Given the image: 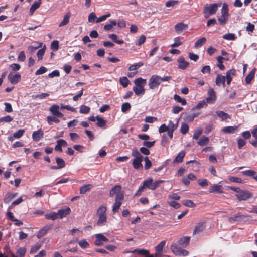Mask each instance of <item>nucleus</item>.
<instances>
[{"instance_id": "obj_23", "label": "nucleus", "mask_w": 257, "mask_h": 257, "mask_svg": "<svg viewBox=\"0 0 257 257\" xmlns=\"http://www.w3.org/2000/svg\"><path fill=\"white\" fill-rule=\"evenodd\" d=\"M255 72H256V69L254 68L246 76V77L245 78V81L247 84H249L251 83L252 80L254 77Z\"/></svg>"}, {"instance_id": "obj_44", "label": "nucleus", "mask_w": 257, "mask_h": 257, "mask_svg": "<svg viewBox=\"0 0 257 257\" xmlns=\"http://www.w3.org/2000/svg\"><path fill=\"white\" fill-rule=\"evenodd\" d=\"M119 83L123 87L125 88L128 86L130 81L126 77H120Z\"/></svg>"}, {"instance_id": "obj_21", "label": "nucleus", "mask_w": 257, "mask_h": 257, "mask_svg": "<svg viewBox=\"0 0 257 257\" xmlns=\"http://www.w3.org/2000/svg\"><path fill=\"white\" fill-rule=\"evenodd\" d=\"M190 237L189 236H185L180 238L178 240V244L182 247H186L190 241Z\"/></svg>"}, {"instance_id": "obj_22", "label": "nucleus", "mask_w": 257, "mask_h": 257, "mask_svg": "<svg viewBox=\"0 0 257 257\" xmlns=\"http://www.w3.org/2000/svg\"><path fill=\"white\" fill-rule=\"evenodd\" d=\"M143 160V158L134 159L132 161V165L134 168L138 170L140 168H142L143 167V165L142 164Z\"/></svg>"}, {"instance_id": "obj_52", "label": "nucleus", "mask_w": 257, "mask_h": 257, "mask_svg": "<svg viewBox=\"0 0 257 257\" xmlns=\"http://www.w3.org/2000/svg\"><path fill=\"white\" fill-rule=\"evenodd\" d=\"M242 174L244 176L252 177L253 178L254 175L256 174V172L253 170H248L242 171Z\"/></svg>"}, {"instance_id": "obj_33", "label": "nucleus", "mask_w": 257, "mask_h": 257, "mask_svg": "<svg viewBox=\"0 0 257 257\" xmlns=\"http://www.w3.org/2000/svg\"><path fill=\"white\" fill-rule=\"evenodd\" d=\"M237 128L236 126H228L223 127L222 131L225 133H234Z\"/></svg>"}, {"instance_id": "obj_58", "label": "nucleus", "mask_w": 257, "mask_h": 257, "mask_svg": "<svg viewBox=\"0 0 257 257\" xmlns=\"http://www.w3.org/2000/svg\"><path fill=\"white\" fill-rule=\"evenodd\" d=\"M24 132L25 130L24 129H19L17 132L13 134V137L16 139H19L23 136Z\"/></svg>"}, {"instance_id": "obj_62", "label": "nucleus", "mask_w": 257, "mask_h": 257, "mask_svg": "<svg viewBox=\"0 0 257 257\" xmlns=\"http://www.w3.org/2000/svg\"><path fill=\"white\" fill-rule=\"evenodd\" d=\"M47 71V69L45 67L41 66L40 68L35 72V74L36 75H39L45 73Z\"/></svg>"}, {"instance_id": "obj_4", "label": "nucleus", "mask_w": 257, "mask_h": 257, "mask_svg": "<svg viewBox=\"0 0 257 257\" xmlns=\"http://www.w3.org/2000/svg\"><path fill=\"white\" fill-rule=\"evenodd\" d=\"M235 196L238 201H246L252 197V193L246 190H241Z\"/></svg>"}, {"instance_id": "obj_31", "label": "nucleus", "mask_w": 257, "mask_h": 257, "mask_svg": "<svg viewBox=\"0 0 257 257\" xmlns=\"http://www.w3.org/2000/svg\"><path fill=\"white\" fill-rule=\"evenodd\" d=\"M107 208L105 206L101 205L98 207L97 210L96 215L97 216L106 215Z\"/></svg>"}, {"instance_id": "obj_20", "label": "nucleus", "mask_w": 257, "mask_h": 257, "mask_svg": "<svg viewBox=\"0 0 257 257\" xmlns=\"http://www.w3.org/2000/svg\"><path fill=\"white\" fill-rule=\"evenodd\" d=\"M133 90L137 96L143 95L145 94V90L143 86H135L133 87Z\"/></svg>"}, {"instance_id": "obj_27", "label": "nucleus", "mask_w": 257, "mask_h": 257, "mask_svg": "<svg viewBox=\"0 0 257 257\" xmlns=\"http://www.w3.org/2000/svg\"><path fill=\"white\" fill-rule=\"evenodd\" d=\"M17 195V193H12L9 192L7 193L4 198V203L8 204L11 200L15 198Z\"/></svg>"}, {"instance_id": "obj_54", "label": "nucleus", "mask_w": 257, "mask_h": 257, "mask_svg": "<svg viewBox=\"0 0 257 257\" xmlns=\"http://www.w3.org/2000/svg\"><path fill=\"white\" fill-rule=\"evenodd\" d=\"M78 244L83 249L89 247V244L85 239H82L78 241Z\"/></svg>"}, {"instance_id": "obj_38", "label": "nucleus", "mask_w": 257, "mask_h": 257, "mask_svg": "<svg viewBox=\"0 0 257 257\" xmlns=\"http://www.w3.org/2000/svg\"><path fill=\"white\" fill-rule=\"evenodd\" d=\"M228 4L226 3H224L222 5V7L221 10V13L222 15L226 16L227 17H229V13H228Z\"/></svg>"}, {"instance_id": "obj_40", "label": "nucleus", "mask_w": 257, "mask_h": 257, "mask_svg": "<svg viewBox=\"0 0 257 257\" xmlns=\"http://www.w3.org/2000/svg\"><path fill=\"white\" fill-rule=\"evenodd\" d=\"M132 156L134 157V159L144 158L143 155L136 148H133L132 149Z\"/></svg>"}, {"instance_id": "obj_26", "label": "nucleus", "mask_w": 257, "mask_h": 257, "mask_svg": "<svg viewBox=\"0 0 257 257\" xmlns=\"http://www.w3.org/2000/svg\"><path fill=\"white\" fill-rule=\"evenodd\" d=\"M185 155V151H180L178 154L177 156L175 157L174 160H173V163H181L183 161V158H184Z\"/></svg>"}, {"instance_id": "obj_61", "label": "nucleus", "mask_w": 257, "mask_h": 257, "mask_svg": "<svg viewBox=\"0 0 257 257\" xmlns=\"http://www.w3.org/2000/svg\"><path fill=\"white\" fill-rule=\"evenodd\" d=\"M131 107V104L128 102L124 103L121 106V111L123 113L126 112L130 109Z\"/></svg>"}, {"instance_id": "obj_42", "label": "nucleus", "mask_w": 257, "mask_h": 257, "mask_svg": "<svg viewBox=\"0 0 257 257\" xmlns=\"http://www.w3.org/2000/svg\"><path fill=\"white\" fill-rule=\"evenodd\" d=\"M55 159L57 166L60 169L65 167V162L63 159L60 157H56Z\"/></svg>"}, {"instance_id": "obj_39", "label": "nucleus", "mask_w": 257, "mask_h": 257, "mask_svg": "<svg viewBox=\"0 0 257 257\" xmlns=\"http://www.w3.org/2000/svg\"><path fill=\"white\" fill-rule=\"evenodd\" d=\"M146 83V79H143L141 77L138 78L136 79L134 81V84L135 86H144Z\"/></svg>"}, {"instance_id": "obj_1", "label": "nucleus", "mask_w": 257, "mask_h": 257, "mask_svg": "<svg viewBox=\"0 0 257 257\" xmlns=\"http://www.w3.org/2000/svg\"><path fill=\"white\" fill-rule=\"evenodd\" d=\"M221 5V3L206 4L203 9L204 16L205 18H208L210 15H214L217 11L218 8Z\"/></svg>"}, {"instance_id": "obj_51", "label": "nucleus", "mask_w": 257, "mask_h": 257, "mask_svg": "<svg viewBox=\"0 0 257 257\" xmlns=\"http://www.w3.org/2000/svg\"><path fill=\"white\" fill-rule=\"evenodd\" d=\"M222 38L227 40H234L236 39V36L233 33H227L223 35Z\"/></svg>"}, {"instance_id": "obj_57", "label": "nucleus", "mask_w": 257, "mask_h": 257, "mask_svg": "<svg viewBox=\"0 0 257 257\" xmlns=\"http://www.w3.org/2000/svg\"><path fill=\"white\" fill-rule=\"evenodd\" d=\"M49 95V94L48 93H43L40 94L33 95L32 96V98L34 99H43L45 98L46 97H48Z\"/></svg>"}, {"instance_id": "obj_48", "label": "nucleus", "mask_w": 257, "mask_h": 257, "mask_svg": "<svg viewBox=\"0 0 257 257\" xmlns=\"http://www.w3.org/2000/svg\"><path fill=\"white\" fill-rule=\"evenodd\" d=\"M132 252L137 253L140 255H148L149 253L148 250L144 249H135Z\"/></svg>"}, {"instance_id": "obj_13", "label": "nucleus", "mask_w": 257, "mask_h": 257, "mask_svg": "<svg viewBox=\"0 0 257 257\" xmlns=\"http://www.w3.org/2000/svg\"><path fill=\"white\" fill-rule=\"evenodd\" d=\"M44 133L41 128L39 129L37 131H34L32 133V138L35 141H39L43 137Z\"/></svg>"}, {"instance_id": "obj_24", "label": "nucleus", "mask_w": 257, "mask_h": 257, "mask_svg": "<svg viewBox=\"0 0 257 257\" xmlns=\"http://www.w3.org/2000/svg\"><path fill=\"white\" fill-rule=\"evenodd\" d=\"M225 82V77L224 76L221 75L220 74L217 75L215 80L216 84L217 86H220L221 85H223L224 87Z\"/></svg>"}, {"instance_id": "obj_36", "label": "nucleus", "mask_w": 257, "mask_h": 257, "mask_svg": "<svg viewBox=\"0 0 257 257\" xmlns=\"http://www.w3.org/2000/svg\"><path fill=\"white\" fill-rule=\"evenodd\" d=\"M98 220L97 222V225L99 226H102L104 225L105 223L107 221V216L106 215L104 216H98Z\"/></svg>"}, {"instance_id": "obj_9", "label": "nucleus", "mask_w": 257, "mask_h": 257, "mask_svg": "<svg viewBox=\"0 0 257 257\" xmlns=\"http://www.w3.org/2000/svg\"><path fill=\"white\" fill-rule=\"evenodd\" d=\"M208 96L206 98V101L208 103H213L216 99L215 92L212 88H210L208 91Z\"/></svg>"}, {"instance_id": "obj_28", "label": "nucleus", "mask_w": 257, "mask_h": 257, "mask_svg": "<svg viewBox=\"0 0 257 257\" xmlns=\"http://www.w3.org/2000/svg\"><path fill=\"white\" fill-rule=\"evenodd\" d=\"M71 15V14L70 12H67L64 16L62 21L59 24V27H62L67 25L69 22Z\"/></svg>"}, {"instance_id": "obj_60", "label": "nucleus", "mask_w": 257, "mask_h": 257, "mask_svg": "<svg viewBox=\"0 0 257 257\" xmlns=\"http://www.w3.org/2000/svg\"><path fill=\"white\" fill-rule=\"evenodd\" d=\"M13 118L10 115H7L0 118V122H10L12 121Z\"/></svg>"}, {"instance_id": "obj_53", "label": "nucleus", "mask_w": 257, "mask_h": 257, "mask_svg": "<svg viewBox=\"0 0 257 257\" xmlns=\"http://www.w3.org/2000/svg\"><path fill=\"white\" fill-rule=\"evenodd\" d=\"M46 46H44L42 48L39 49L37 53V56L38 57V60H41L43 58V56L44 55L45 52Z\"/></svg>"}, {"instance_id": "obj_37", "label": "nucleus", "mask_w": 257, "mask_h": 257, "mask_svg": "<svg viewBox=\"0 0 257 257\" xmlns=\"http://www.w3.org/2000/svg\"><path fill=\"white\" fill-rule=\"evenodd\" d=\"M42 46V43H39L36 46L30 45L28 47V52L32 54L38 48H41Z\"/></svg>"}, {"instance_id": "obj_46", "label": "nucleus", "mask_w": 257, "mask_h": 257, "mask_svg": "<svg viewBox=\"0 0 257 257\" xmlns=\"http://www.w3.org/2000/svg\"><path fill=\"white\" fill-rule=\"evenodd\" d=\"M91 184L84 185L80 188V193L81 194H85L87 191L89 190L92 187Z\"/></svg>"}, {"instance_id": "obj_34", "label": "nucleus", "mask_w": 257, "mask_h": 257, "mask_svg": "<svg viewBox=\"0 0 257 257\" xmlns=\"http://www.w3.org/2000/svg\"><path fill=\"white\" fill-rule=\"evenodd\" d=\"M47 123L49 125H52V122H55L56 123H59L60 122V120L55 116H48L47 117Z\"/></svg>"}, {"instance_id": "obj_64", "label": "nucleus", "mask_w": 257, "mask_h": 257, "mask_svg": "<svg viewBox=\"0 0 257 257\" xmlns=\"http://www.w3.org/2000/svg\"><path fill=\"white\" fill-rule=\"evenodd\" d=\"M51 48L54 51H57L59 48V42L57 40H54L51 42Z\"/></svg>"}, {"instance_id": "obj_45", "label": "nucleus", "mask_w": 257, "mask_h": 257, "mask_svg": "<svg viewBox=\"0 0 257 257\" xmlns=\"http://www.w3.org/2000/svg\"><path fill=\"white\" fill-rule=\"evenodd\" d=\"M174 100L177 102L180 103L182 105H185L187 103L184 98H182L179 95L175 94L174 95Z\"/></svg>"}, {"instance_id": "obj_47", "label": "nucleus", "mask_w": 257, "mask_h": 257, "mask_svg": "<svg viewBox=\"0 0 257 257\" xmlns=\"http://www.w3.org/2000/svg\"><path fill=\"white\" fill-rule=\"evenodd\" d=\"M206 39L205 37H202L201 38L197 40L194 44V47L195 48H199L201 47L203 44L205 42Z\"/></svg>"}, {"instance_id": "obj_5", "label": "nucleus", "mask_w": 257, "mask_h": 257, "mask_svg": "<svg viewBox=\"0 0 257 257\" xmlns=\"http://www.w3.org/2000/svg\"><path fill=\"white\" fill-rule=\"evenodd\" d=\"M124 199L123 193H119L116 196L115 202L112 206V211L114 213L117 212L121 205V201Z\"/></svg>"}, {"instance_id": "obj_63", "label": "nucleus", "mask_w": 257, "mask_h": 257, "mask_svg": "<svg viewBox=\"0 0 257 257\" xmlns=\"http://www.w3.org/2000/svg\"><path fill=\"white\" fill-rule=\"evenodd\" d=\"M183 204L188 207H194L195 206V203L191 200H184Z\"/></svg>"}, {"instance_id": "obj_3", "label": "nucleus", "mask_w": 257, "mask_h": 257, "mask_svg": "<svg viewBox=\"0 0 257 257\" xmlns=\"http://www.w3.org/2000/svg\"><path fill=\"white\" fill-rule=\"evenodd\" d=\"M170 249L174 254L178 256H186L189 253L188 251L182 249L176 243H173L170 246Z\"/></svg>"}, {"instance_id": "obj_29", "label": "nucleus", "mask_w": 257, "mask_h": 257, "mask_svg": "<svg viewBox=\"0 0 257 257\" xmlns=\"http://www.w3.org/2000/svg\"><path fill=\"white\" fill-rule=\"evenodd\" d=\"M205 229V226L203 223H198L195 227L193 231V234L200 233L202 232Z\"/></svg>"}, {"instance_id": "obj_7", "label": "nucleus", "mask_w": 257, "mask_h": 257, "mask_svg": "<svg viewBox=\"0 0 257 257\" xmlns=\"http://www.w3.org/2000/svg\"><path fill=\"white\" fill-rule=\"evenodd\" d=\"M249 217V215H240L238 214L234 216L230 217L228 219V221L230 223H233L235 222H241L243 221L245 218H248Z\"/></svg>"}, {"instance_id": "obj_49", "label": "nucleus", "mask_w": 257, "mask_h": 257, "mask_svg": "<svg viewBox=\"0 0 257 257\" xmlns=\"http://www.w3.org/2000/svg\"><path fill=\"white\" fill-rule=\"evenodd\" d=\"M27 249L25 247H20L17 250V254L19 257H24Z\"/></svg>"}, {"instance_id": "obj_25", "label": "nucleus", "mask_w": 257, "mask_h": 257, "mask_svg": "<svg viewBox=\"0 0 257 257\" xmlns=\"http://www.w3.org/2000/svg\"><path fill=\"white\" fill-rule=\"evenodd\" d=\"M235 69H230L227 71L225 77V79H226V83L227 85H229L232 81V77L231 75H234L235 74Z\"/></svg>"}, {"instance_id": "obj_30", "label": "nucleus", "mask_w": 257, "mask_h": 257, "mask_svg": "<svg viewBox=\"0 0 257 257\" xmlns=\"http://www.w3.org/2000/svg\"><path fill=\"white\" fill-rule=\"evenodd\" d=\"M97 120L96 125L101 128L104 127L106 125V121L98 115L96 117Z\"/></svg>"}, {"instance_id": "obj_2", "label": "nucleus", "mask_w": 257, "mask_h": 257, "mask_svg": "<svg viewBox=\"0 0 257 257\" xmlns=\"http://www.w3.org/2000/svg\"><path fill=\"white\" fill-rule=\"evenodd\" d=\"M160 76L158 75H152L149 80L148 86L150 89H154L158 87L161 84Z\"/></svg>"}, {"instance_id": "obj_6", "label": "nucleus", "mask_w": 257, "mask_h": 257, "mask_svg": "<svg viewBox=\"0 0 257 257\" xmlns=\"http://www.w3.org/2000/svg\"><path fill=\"white\" fill-rule=\"evenodd\" d=\"M96 240L94 242V244L96 246H101L103 245L104 242H107L108 239L103 234H97L95 235Z\"/></svg>"}, {"instance_id": "obj_12", "label": "nucleus", "mask_w": 257, "mask_h": 257, "mask_svg": "<svg viewBox=\"0 0 257 257\" xmlns=\"http://www.w3.org/2000/svg\"><path fill=\"white\" fill-rule=\"evenodd\" d=\"M52 224H49L44 226L42 229H41L37 234V238L40 239L42 238L52 227Z\"/></svg>"}, {"instance_id": "obj_8", "label": "nucleus", "mask_w": 257, "mask_h": 257, "mask_svg": "<svg viewBox=\"0 0 257 257\" xmlns=\"http://www.w3.org/2000/svg\"><path fill=\"white\" fill-rule=\"evenodd\" d=\"M8 78L11 84H16L21 80V76L19 73L13 74L10 73L8 75Z\"/></svg>"}, {"instance_id": "obj_11", "label": "nucleus", "mask_w": 257, "mask_h": 257, "mask_svg": "<svg viewBox=\"0 0 257 257\" xmlns=\"http://www.w3.org/2000/svg\"><path fill=\"white\" fill-rule=\"evenodd\" d=\"M177 62H178V68L182 70H184L186 69L189 65V63L185 61L184 60V58L183 56L179 57Z\"/></svg>"}, {"instance_id": "obj_17", "label": "nucleus", "mask_w": 257, "mask_h": 257, "mask_svg": "<svg viewBox=\"0 0 257 257\" xmlns=\"http://www.w3.org/2000/svg\"><path fill=\"white\" fill-rule=\"evenodd\" d=\"M209 192L222 193H223L222 186L219 185L214 184L209 188Z\"/></svg>"}, {"instance_id": "obj_10", "label": "nucleus", "mask_w": 257, "mask_h": 257, "mask_svg": "<svg viewBox=\"0 0 257 257\" xmlns=\"http://www.w3.org/2000/svg\"><path fill=\"white\" fill-rule=\"evenodd\" d=\"M71 212V209L69 207H67L63 209H61L58 210L57 215L58 218L61 219L69 215Z\"/></svg>"}, {"instance_id": "obj_32", "label": "nucleus", "mask_w": 257, "mask_h": 257, "mask_svg": "<svg viewBox=\"0 0 257 257\" xmlns=\"http://www.w3.org/2000/svg\"><path fill=\"white\" fill-rule=\"evenodd\" d=\"M45 218L47 220H55L58 218L57 213L52 212L45 215Z\"/></svg>"}, {"instance_id": "obj_50", "label": "nucleus", "mask_w": 257, "mask_h": 257, "mask_svg": "<svg viewBox=\"0 0 257 257\" xmlns=\"http://www.w3.org/2000/svg\"><path fill=\"white\" fill-rule=\"evenodd\" d=\"M90 108L89 107L82 105L80 107L79 112L81 114H87L89 112Z\"/></svg>"}, {"instance_id": "obj_15", "label": "nucleus", "mask_w": 257, "mask_h": 257, "mask_svg": "<svg viewBox=\"0 0 257 257\" xmlns=\"http://www.w3.org/2000/svg\"><path fill=\"white\" fill-rule=\"evenodd\" d=\"M188 28V25L184 24L183 22L177 23L175 26V30L177 34L181 33L183 30Z\"/></svg>"}, {"instance_id": "obj_19", "label": "nucleus", "mask_w": 257, "mask_h": 257, "mask_svg": "<svg viewBox=\"0 0 257 257\" xmlns=\"http://www.w3.org/2000/svg\"><path fill=\"white\" fill-rule=\"evenodd\" d=\"M142 185L145 189L148 188L151 190H154V186L153 185V179L151 178L144 180Z\"/></svg>"}, {"instance_id": "obj_55", "label": "nucleus", "mask_w": 257, "mask_h": 257, "mask_svg": "<svg viewBox=\"0 0 257 257\" xmlns=\"http://www.w3.org/2000/svg\"><path fill=\"white\" fill-rule=\"evenodd\" d=\"M143 159H144V161L145 162L144 168L145 170H148L151 167L152 164V162L149 160L148 157H147V156H145V157H144Z\"/></svg>"}, {"instance_id": "obj_35", "label": "nucleus", "mask_w": 257, "mask_h": 257, "mask_svg": "<svg viewBox=\"0 0 257 257\" xmlns=\"http://www.w3.org/2000/svg\"><path fill=\"white\" fill-rule=\"evenodd\" d=\"M225 59L224 57L222 56H219L216 57V60H217V66L221 70H223L225 69V66L223 64V60Z\"/></svg>"}, {"instance_id": "obj_43", "label": "nucleus", "mask_w": 257, "mask_h": 257, "mask_svg": "<svg viewBox=\"0 0 257 257\" xmlns=\"http://www.w3.org/2000/svg\"><path fill=\"white\" fill-rule=\"evenodd\" d=\"M49 111L53 114V115L55 116L56 114L58 112H59V106L56 105V104L52 105L49 108Z\"/></svg>"}, {"instance_id": "obj_18", "label": "nucleus", "mask_w": 257, "mask_h": 257, "mask_svg": "<svg viewBox=\"0 0 257 257\" xmlns=\"http://www.w3.org/2000/svg\"><path fill=\"white\" fill-rule=\"evenodd\" d=\"M121 187L120 185H115L110 191L109 192V196L110 197H112L115 194L117 195V194L119 193H123L122 192H121Z\"/></svg>"}, {"instance_id": "obj_14", "label": "nucleus", "mask_w": 257, "mask_h": 257, "mask_svg": "<svg viewBox=\"0 0 257 257\" xmlns=\"http://www.w3.org/2000/svg\"><path fill=\"white\" fill-rule=\"evenodd\" d=\"M215 114L216 115H214V117H215L216 116H218L220 118L221 121H225L226 119L230 118V116L228 114L224 112L223 111H216L215 112Z\"/></svg>"}, {"instance_id": "obj_56", "label": "nucleus", "mask_w": 257, "mask_h": 257, "mask_svg": "<svg viewBox=\"0 0 257 257\" xmlns=\"http://www.w3.org/2000/svg\"><path fill=\"white\" fill-rule=\"evenodd\" d=\"M206 106L207 104L206 101L205 100H202L200 101L195 106L192 108V109L193 110L195 109H199Z\"/></svg>"}, {"instance_id": "obj_41", "label": "nucleus", "mask_w": 257, "mask_h": 257, "mask_svg": "<svg viewBox=\"0 0 257 257\" xmlns=\"http://www.w3.org/2000/svg\"><path fill=\"white\" fill-rule=\"evenodd\" d=\"M209 142V138L207 137H206L205 136H203L201 137L200 139L198 141L197 144L201 146H204L206 145L208 142Z\"/></svg>"}, {"instance_id": "obj_59", "label": "nucleus", "mask_w": 257, "mask_h": 257, "mask_svg": "<svg viewBox=\"0 0 257 257\" xmlns=\"http://www.w3.org/2000/svg\"><path fill=\"white\" fill-rule=\"evenodd\" d=\"M228 17L224 16V15H221V16L218 18V22L220 25H224L226 23V22L228 21Z\"/></svg>"}, {"instance_id": "obj_16", "label": "nucleus", "mask_w": 257, "mask_h": 257, "mask_svg": "<svg viewBox=\"0 0 257 257\" xmlns=\"http://www.w3.org/2000/svg\"><path fill=\"white\" fill-rule=\"evenodd\" d=\"M166 244V241L163 240L160 242L156 247V256L158 257H162L160 253L162 251L163 248Z\"/></svg>"}]
</instances>
